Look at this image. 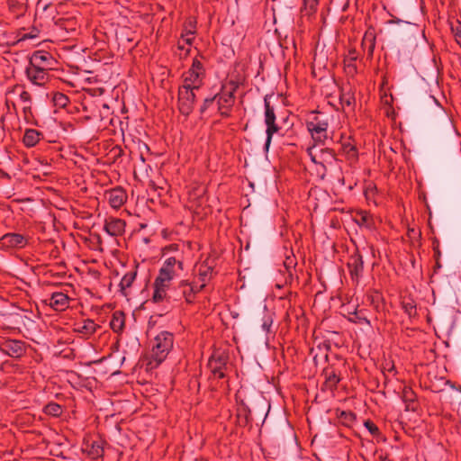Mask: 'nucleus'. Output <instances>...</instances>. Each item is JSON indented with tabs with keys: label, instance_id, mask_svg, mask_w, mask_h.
<instances>
[{
	"label": "nucleus",
	"instance_id": "obj_11",
	"mask_svg": "<svg viewBox=\"0 0 461 461\" xmlns=\"http://www.w3.org/2000/svg\"><path fill=\"white\" fill-rule=\"evenodd\" d=\"M56 62V59L50 53L37 50L30 58L29 65L50 71L54 68Z\"/></svg>",
	"mask_w": 461,
	"mask_h": 461
},
{
	"label": "nucleus",
	"instance_id": "obj_54",
	"mask_svg": "<svg viewBox=\"0 0 461 461\" xmlns=\"http://www.w3.org/2000/svg\"><path fill=\"white\" fill-rule=\"evenodd\" d=\"M411 262V265L413 267H415V259L413 258V257L411 256V258H410Z\"/></svg>",
	"mask_w": 461,
	"mask_h": 461
},
{
	"label": "nucleus",
	"instance_id": "obj_37",
	"mask_svg": "<svg viewBox=\"0 0 461 461\" xmlns=\"http://www.w3.org/2000/svg\"><path fill=\"white\" fill-rule=\"evenodd\" d=\"M407 235L410 239L413 240L411 241V246L416 247L420 245V241L417 238L420 236L419 231H416L414 229H408Z\"/></svg>",
	"mask_w": 461,
	"mask_h": 461
},
{
	"label": "nucleus",
	"instance_id": "obj_46",
	"mask_svg": "<svg viewBox=\"0 0 461 461\" xmlns=\"http://www.w3.org/2000/svg\"><path fill=\"white\" fill-rule=\"evenodd\" d=\"M321 155L326 161L329 159L330 160L334 159V156H335L333 151L329 149H321Z\"/></svg>",
	"mask_w": 461,
	"mask_h": 461
},
{
	"label": "nucleus",
	"instance_id": "obj_44",
	"mask_svg": "<svg viewBox=\"0 0 461 461\" xmlns=\"http://www.w3.org/2000/svg\"><path fill=\"white\" fill-rule=\"evenodd\" d=\"M404 309L405 313H407L410 317H412L416 314V307L411 303H405Z\"/></svg>",
	"mask_w": 461,
	"mask_h": 461
},
{
	"label": "nucleus",
	"instance_id": "obj_12",
	"mask_svg": "<svg viewBox=\"0 0 461 461\" xmlns=\"http://www.w3.org/2000/svg\"><path fill=\"white\" fill-rule=\"evenodd\" d=\"M25 72L29 81L39 86H45L50 79L49 71L32 65H28Z\"/></svg>",
	"mask_w": 461,
	"mask_h": 461
},
{
	"label": "nucleus",
	"instance_id": "obj_10",
	"mask_svg": "<svg viewBox=\"0 0 461 461\" xmlns=\"http://www.w3.org/2000/svg\"><path fill=\"white\" fill-rule=\"evenodd\" d=\"M29 238L15 232H8L0 238V249L8 250L23 249L27 246Z\"/></svg>",
	"mask_w": 461,
	"mask_h": 461
},
{
	"label": "nucleus",
	"instance_id": "obj_13",
	"mask_svg": "<svg viewBox=\"0 0 461 461\" xmlns=\"http://www.w3.org/2000/svg\"><path fill=\"white\" fill-rule=\"evenodd\" d=\"M177 289L181 293L182 296L185 298L187 303H191L194 302L195 294L202 291L196 280L193 282H188L187 280H182L179 282L177 285Z\"/></svg>",
	"mask_w": 461,
	"mask_h": 461
},
{
	"label": "nucleus",
	"instance_id": "obj_38",
	"mask_svg": "<svg viewBox=\"0 0 461 461\" xmlns=\"http://www.w3.org/2000/svg\"><path fill=\"white\" fill-rule=\"evenodd\" d=\"M304 8L308 10L309 14L314 13L319 5V0H303Z\"/></svg>",
	"mask_w": 461,
	"mask_h": 461
},
{
	"label": "nucleus",
	"instance_id": "obj_26",
	"mask_svg": "<svg viewBox=\"0 0 461 461\" xmlns=\"http://www.w3.org/2000/svg\"><path fill=\"white\" fill-rule=\"evenodd\" d=\"M13 93L18 94L19 99L24 104L23 112L26 113L28 111H30L32 100L30 93L25 91L21 86H14Z\"/></svg>",
	"mask_w": 461,
	"mask_h": 461
},
{
	"label": "nucleus",
	"instance_id": "obj_45",
	"mask_svg": "<svg viewBox=\"0 0 461 461\" xmlns=\"http://www.w3.org/2000/svg\"><path fill=\"white\" fill-rule=\"evenodd\" d=\"M9 8L12 9H17L18 11H21V14L17 16H20L23 14V7L22 5H20L17 1L11 0L9 2Z\"/></svg>",
	"mask_w": 461,
	"mask_h": 461
},
{
	"label": "nucleus",
	"instance_id": "obj_50",
	"mask_svg": "<svg viewBox=\"0 0 461 461\" xmlns=\"http://www.w3.org/2000/svg\"><path fill=\"white\" fill-rule=\"evenodd\" d=\"M272 325V320L270 318L266 319L262 323V328L265 331L268 332Z\"/></svg>",
	"mask_w": 461,
	"mask_h": 461
},
{
	"label": "nucleus",
	"instance_id": "obj_41",
	"mask_svg": "<svg viewBox=\"0 0 461 461\" xmlns=\"http://www.w3.org/2000/svg\"><path fill=\"white\" fill-rule=\"evenodd\" d=\"M54 101L56 102L57 104L64 107L67 105V104L68 103V97L63 95V94H58L55 95V98H54Z\"/></svg>",
	"mask_w": 461,
	"mask_h": 461
},
{
	"label": "nucleus",
	"instance_id": "obj_57",
	"mask_svg": "<svg viewBox=\"0 0 461 461\" xmlns=\"http://www.w3.org/2000/svg\"><path fill=\"white\" fill-rule=\"evenodd\" d=\"M373 49H374V43L371 42V45H370V51L372 52L373 51Z\"/></svg>",
	"mask_w": 461,
	"mask_h": 461
},
{
	"label": "nucleus",
	"instance_id": "obj_59",
	"mask_svg": "<svg viewBox=\"0 0 461 461\" xmlns=\"http://www.w3.org/2000/svg\"><path fill=\"white\" fill-rule=\"evenodd\" d=\"M404 35L406 36V35H407V32H404ZM405 41L410 42V41H408V39H406V38H405ZM408 46H409V47H411V46H410V43H408Z\"/></svg>",
	"mask_w": 461,
	"mask_h": 461
},
{
	"label": "nucleus",
	"instance_id": "obj_1",
	"mask_svg": "<svg viewBox=\"0 0 461 461\" xmlns=\"http://www.w3.org/2000/svg\"><path fill=\"white\" fill-rule=\"evenodd\" d=\"M174 336L168 331H161L153 340L149 366L151 368L160 365L173 348Z\"/></svg>",
	"mask_w": 461,
	"mask_h": 461
},
{
	"label": "nucleus",
	"instance_id": "obj_47",
	"mask_svg": "<svg viewBox=\"0 0 461 461\" xmlns=\"http://www.w3.org/2000/svg\"><path fill=\"white\" fill-rule=\"evenodd\" d=\"M386 115L392 119L393 124L395 125L396 124V122H395L396 113L393 107L390 106L386 109Z\"/></svg>",
	"mask_w": 461,
	"mask_h": 461
},
{
	"label": "nucleus",
	"instance_id": "obj_34",
	"mask_svg": "<svg viewBox=\"0 0 461 461\" xmlns=\"http://www.w3.org/2000/svg\"><path fill=\"white\" fill-rule=\"evenodd\" d=\"M364 425L372 436L375 437L380 434L378 427L373 421L367 420Z\"/></svg>",
	"mask_w": 461,
	"mask_h": 461
},
{
	"label": "nucleus",
	"instance_id": "obj_20",
	"mask_svg": "<svg viewBox=\"0 0 461 461\" xmlns=\"http://www.w3.org/2000/svg\"><path fill=\"white\" fill-rule=\"evenodd\" d=\"M42 138V132L34 129H27L24 132L23 142L26 147L32 148L34 147Z\"/></svg>",
	"mask_w": 461,
	"mask_h": 461
},
{
	"label": "nucleus",
	"instance_id": "obj_15",
	"mask_svg": "<svg viewBox=\"0 0 461 461\" xmlns=\"http://www.w3.org/2000/svg\"><path fill=\"white\" fill-rule=\"evenodd\" d=\"M82 450L92 459H97L104 455L103 442L100 439H85Z\"/></svg>",
	"mask_w": 461,
	"mask_h": 461
},
{
	"label": "nucleus",
	"instance_id": "obj_25",
	"mask_svg": "<svg viewBox=\"0 0 461 461\" xmlns=\"http://www.w3.org/2000/svg\"><path fill=\"white\" fill-rule=\"evenodd\" d=\"M348 265L352 279L357 280L363 272L362 258L360 257L354 258Z\"/></svg>",
	"mask_w": 461,
	"mask_h": 461
},
{
	"label": "nucleus",
	"instance_id": "obj_32",
	"mask_svg": "<svg viewBox=\"0 0 461 461\" xmlns=\"http://www.w3.org/2000/svg\"><path fill=\"white\" fill-rule=\"evenodd\" d=\"M44 413L53 417H59L62 414V407L56 402H50L44 407Z\"/></svg>",
	"mask_w": 461,
	"mask_h": 461
},
{
	"label": "nucleus",
	"instance_id": "obj_8",
	"mask_svg": "<svg viewBox=\"0 0 461 461\" xmlns=\"http://www.w3.org/2000/svg\"><path fill=\"white\" fill-rule=\"evenodd\" d=\"M194 89L181 86L178 89V109L183 115L188 116L194 109Z\"/></svg>",
	"mask_w": 461,
	"mask_h": 461
},
{
	"label": "nucleus",
	"instance_id": "obj_21",
	"mask_svg": "<svg viewBox=\"0 0 461 461\" xmlns=\"http://www.w3.org/2000/svg\"><path fill=\"white\" fill-rule=\"evenodd\" d=\"M405 23L411 25V31L412 32L411 36L408 38L410 41V46L413 50L418 46V41H422L424 39V31L416 23H411L405 21Z\"/></svg>",
	"mask_w": 461,
	"mask_h": 461
},
{
	"label": "nucleus",
	"instance_id": "obj_18",
	"mask_svg": "<svg viewBox=\"0 0 461 461\" xmlns=\"http://www.w3.org/2000/svg\"><path fill=\"white\" fill-rule=\"evenodd\" d=\"M104 229L110 236H121L125 230V221L119 218L109 217L105 220Z\"/></svg>",
	"mask_w": 461,
	"mask_h": 461
},
{
	"label": "nucleus",
	"instance_id": "obj_36",
	"mask_svg": "<svg viewBox=\"0 0 461 461\" xmlns=\"http://www.w3.org/2000/svg\"><path fill=\"white\" fill-rule=\"evenodd\" d=\"M343 150L348 155V157H349V158H356L357 157V149L350 142L343 144Z\"/></svg>",
	"mask_w": 461,
	"mask_h": 461
},
{
	"label": "nucleus",
	"instance_id": "obj_7",
	"mask_svg": "<svg viewBox=\"0 0 461 461\" xmlns=\"http://www.w3.org/2000/svg\"><path fill=\"white\" fill-rule=\"evenodd\" d=\"M265 104V124L267 126L266 134L267 140L265 143V148L267 150L271 141L273 135L279 131L280 127L276 123V113L273 106L270 105V103L267 97L264 99Z\"/></svg>",
	"mask_w": 461,
	"mask_h": 461
},
{
	"label": "nucleus",
	"instance_id": "obj_27",
	"mask_svg": "<svg viewBox=\"0 0 461 461\" xmlns=\"http://www.w3.org/2000/svg\"><path fill=\"white\" fill-rule=\"evenodd\" d=\"M110 326L114 332H120L124 327V314L121 312L113 313Z\"/></svg>",
	"mask_w": 461,
	"mask_h": 461
},
{
	"label": "nucleus",
	"instance_id": "obj_35",
	"mask_svg": "<svg viewBox=\"0 0 461 461\" xmlns=\"http://www.w3.org/2000/svg\"><path fill=\"white\" fill-rule=\"evenodd\" d=\"M393 429L394 430V438L400 440L402 438V430H403V425L401 420H395L393 424Z\"/></svg>",
	"mask_w": 461,
	"mask_h": 461
},
{
	"label": "nucleus",
	"instance_id": "obj_42",
	"mask_svg": "<svg viewBox=\"0 0 461 461\" xmlns=\"http://www.w3.org/2000/svg\"><path fill=\"white\" fill-rule=\"evenodd\" d=\"M352 314V317H349V321L354 322V323H369V321H367V319L366 317H361L358 315L357 312H354L351 313Z\"/></svg>",
	"mask_w": 461,
	"mask_h": 461
},
{
	"label": "nucleus",
	"instance_id": "obj_43",
	"mask_svg": "<svg viewBox=\"0 0 461 461\" xmlns=\"http://www.w3.org/2000/svg\"><path fill=\"white\" fill-rule=\"evenodd\" d=\"M216 97L205 98L203 105L201 106V113H203L215 101Z\"/></svg>",
	"mask_w": 461,
	"mask_h": 461
},
{
	"label": "nucleus",
	"instance_id": "obj_17",
	"mask_svg": "<svg viewBox=\"0 0 461 461\" xmlns=\"http://www.w3.org/2000/svg\"><path fill=\"white\" fill-rule=\"evenodd\" d=\"M100 326L91 319H85L74 323L73 330L81 335V337L88 338L93 335Z\"/></svg>",
	"mask_w": 461,
	"mask_h": 461
},
{
	"label": "nucleus",
	"instance_id": "obj_19",
	"mask_svg": "<svg viewBox=\"0 0 461 461\" xmlns=\"http://www.w3.org/2000/svg\"><path fill=\"white\" fill-rule=\"evenodd\" d=\"M213 276V267L207 262L202 263L198 267L196 280L198 286L203 290Z\"/></svg>",
	"mask_w": 461,
	"mask_h": 461
},
{
	"label": "nucleus",
	"instance_id": "obj_52",
	"mask_svg": "<svg viewBox=\"0 0 461 461\" xmlns=\"http://www.w3.org/2000/svg\"><path fill=\"white\" fill-rule=\"evenodd\" d=\"M178 49L181 50H185V56H187L189 51H190L189 47L185 49V45L181 44V41H178Z\"/></svg>",
	"mask_w": 461,
	"mask_h": 461
},
{
	"label": "nucleus",
	"instance_id": "obj_55",
	"mask_svg": "<svg viewBox=\"0 0 461 461\" xmlns=\"http://www.w3.org/2000/svg\"><path fill=\"white\" fill-rule=\"evenodd\" d=\"M401 125H402V123H401V122H399V131H398L399 135H401V134H402V128H401Z\"/></svg>",
	"mask_w": 461,
	"mask_h": 461
},
{
	"label": "nucleus",
	"instance_id": "obj_33",
	"mask_svg": "<svg viewBox=\"0 0 461 461\" xmlns=\"http://www.w3.org/2000/svg\"><path fill=\"white\" fill-rule=\"evenodd\" d=\"M451 32L454 34L456 41L460 43L461 42V22L456 20L455 23H451Z\"/></svg>",
	"mask_w": 461,
	"mask_h": 461
},
{
	"label": "nucleus",
	"instance_id": "obj_16",
	"mask_svg": "<svg viewBox=\"0 0 461 461\" xmlns=\"http://www.w3.org/2000/svg\"><path fill=\"white\" fill-rule=\"evenodd\" d=\"M69 297L62 292H54L49 299L45 300L46 304L55 311H65L69 305Z\"/></svg>",
	"mask_w": 461,
	"mask_h": 461
},
{
	"label": "nucleus",
	"instance_id": "obj_30",
	"mask_svg": "<svg viewBox=\"0 0 461 461\" xmlns=\"http://www.w3.org/2000/svg\"><path fill=\"white\" fill-rule=\"evenodd\" d=\"M339 102L343 109L348 108L353 110L356 103L354 95L350 92H344L339 96Z\"/></svg>",
	"mask_w": 461,
	"mask_h": 461
},
{
	"label": "nucleus",
	"instance_id": "obj_51",
	"mask_svg": "<svg viewBox=\"0 0 461 461\" xmlns=\"http://www.w3.org/2000/svg\"><path fill=\"white\" fill-rule=\"evenodd\" d=\"M370 221H371V216L367 213H365L361 216V222L365 225H366L367 227H370Z\"/></svg>",
	"mask_w": 461,
	"mask_h": 461
},
{
	"label": "nucleus",
	"instance_id": "obj_53",
	"mask_svg": "<svg viewBox=\"0 0 461 461\" xmlns=\"http://www.w3.org/2000/svg\"><path fill=\"white\" fill-rule=\"evenodd\" d=\"M342 414L346 415V416H348L350 418H354V415L351 412H349V413L342 412Z\"/></svg>",
	"mask_w": 461,
	"mask_h": 461
},
{
	"label": "nucleus",
	"instance_id": "obj_58",
	"mask_svg": "<svg viewBox=\"0 0 461 461\" xmlns=\"http://www.w3.org/2000/svg\"><path fill=\"white\" fill-rule=\"evenodd\" d=\"M434 250H435V254H436V255H439V254H440V252H439V250H438V249H436L434 248Z\"/></svg>",
	"mask_w": 461,
	"mask_h": 461
},
{
	"label": "nucleus",
	"instance_id": "obj_23",
	"mask_svg": "<svg viewBox=\"0 0 461 461\" xmlns=\"http://www.w3.org/2000/svg\"><path fill=\"white\" fill-rule=\"evenodd\" d=\"M325 375V382L323 386L325 389L333 391L337 388V384L340 381V377L336 374V372L332 369H326L324 371Z\"/></svg>",
	"mask_w": 461,
	"mask_h": 461
},
{
	"label": "nucleus",
	"instance_id": "obj_39",
	"mask_svg": "<svg viewBox=\"0 0 461 461\" xmlns=\"http://www.w3.org/2000/svg\"><path fill=\"white\" fill-rule=\"evenodd\" d=\"M194 32L192 30L185 31V33L181 35V39L184 41L185 44L187 46H191L194 41Z\"/></svg>",
	"mask_w": 461,
	"mask_h": 461
},
{
	"label": "nucleus",
	"instance_id": "obj_60",
	"mask_svg": "<svg viewBox=\"0 0 461 461\" xmlns=\"http://www.w3.org/2000/svg\"><path fill=\"white\" fill-rule=\"evenodd\" d=\"M5 365V363L1 364V369H4Z\"/></svg>",
	"mask_w": 461,
	"mask_h": 461
},
{
	"label": "nucleus",
	"instance_id": "obj_29",
	"mask_svg": "<svg viewBox=\"0 0 461 461\" xmlns=\"http://www.w3.org/2000/svg\"><path fill=\"white\" fill-rule=\"evenodd\" d=\"M224 365L225 363L221 358L212 359L210 361L212 372L215 377L221 379L225 376V374L223 372Z\"/></svg>",
	"mask_w": 461,
	"mask_h": 461
},
{
	"label": "nucleus",
	"instance_id": "obj_2",
	"mask_svg": "<svg viewBox=\"0 0 461 461\" xmlns=\"http://www.w3.org/2000/svg\"><path fill=\"white\" fill-rule=\"evenodd\" d=\"M330 116L313 111L306 121V127L314 141L323 143L328 138Z\"/></svg>",
	"mask_w": 461,
	"mask_h": 461
},
{
	"label": "nucleus",
	"instance_id": "obj_14",
	"mask_svg": "<svg viewBox=\"0 0 461 461\" xmlns=\"http://www.w3.org/2000/svg\"><path fill=\"white\" fill-rule=\"evenodd\" d=\"M105 198L113 209H119L127 201V194L122 187H115L106 191Z\"/></svg>",
	"mask_w": 461,
	"mask_h": 461
},
{
	"label": "nucleus",
	"instance_id": "obj_6",
	"mask_svg": "<svg viewBox=\"0 0 461 461\" xmlns=\"http://www.w3.org/2000/svg\"><path fill=\"white\" fill-rule=\"evenodd\" d=\"M405 420L409 421H413V426L409 425V429H414L415 426H418L419 423L422 422V420L420 417L419 410L420 404L415 400V393L412 389L408 387L405 384ZM405 426L407 423L405 422Z\"/></svg>",
	"mask_w": 461,
	"mask_h": 461
},
{
	"label": "nucleus",
	"instance_id": "obj_3",
	"mask_svg": "<svg viewBox=\"0 0 461 461\" xmlns=\"http://www.w3.org/2000/svg\"><path fill=\"white\" fill-rule=\"evenodd\" d=\"M238 88V84L234 81H230L222 85L220 93L215 95V101H217L218 111L221 117L227 118L230 116V111L235 103V92Z\"/></svg>",
	"mask_w": 461,
	"mask_h": 461
},
{
	"label": "nucleus",
	"instance_id": "obj_28",
	"mask_svg": "<svg viewBox=\"0 0 461 461\" xmlns=\"http://www.w3.org/2000/svg\"><path fill=\"white\" fill-rule=\"evenodd\" d=\"M136 276H137V272L135 270H131V271L127 272L122 276V278L120 282V288H121L122 293L124 295H126L124 291L127 288H130L131 286L132 283L134 282V280L136 278Z\"/></svg>",
	"mask_w": 461,
	"mask_h": 461
},
{
	"label": "nucleus",
	"instance_id": "obj_31",
	"mask_svg": "<svg viewBox=\"0 0 461 461\" xmlns=\"http://www.w3.org/2000/svg\"><path fill=\"white\" fill-rule=\"evenodd\" d=\"M249 408L242 402L237 409V417L240 420V422H242L243 425H247L249 422Z\"/></svg>",
	"mask_w": 461,
	"mask_h": 461
},
{
	"label": "nucleus",
	"instance_id": "obj_9",
	"mask_svg": "<svg viewBox=\"0 0 461 461\" xmlns=\"http://www.w3.org/2000/svg\"><path fill=\"white\" fill-rule=\"evenodd\" d=\"M0 352L14 358H19L26 353V345L22 340L5 339L0 340Z\"/></svg>",
	"mask_w": 461,
	"mask_h": 461
},
{
	"label": "nucleus",
	"instance_id": "obj_24",
	"mask_svg": "<svg viewBox=\"0 0 461 461\" xmlns=\"http://www.w3.org/2000/svg\"><path fill=\"white\" fill-rule=\"evenodd\" d=\"M358 55L355 50H350L344 59L345 70L349 75H355L357 73L356 61Z\"/></svg>",
	"mask_w": 461,
	"mask_h": 461
},
{
	"label": "nucleus",
	"instance_id": "obj_56",
	"mask_svg": "<svg viewBox=\"0 0 461 461\" xmlns=\"http://www.w3.org/2000/svg\"><path fill=\"white\" fill-rule=\"evenodd\" d=\"M424 98L427 99V100H429L431 98V96L428 95L427 94L424 95Z\"/></svg>",
	"mask_w": 461,
	"mask_h": 461
},
{
	"label": "nucleus",
	"instance_id": "obj_22",
	"mask_svg": "<svg viewBox=\"0 0 461 461\" xmlns=\"http://www.w3.org/2000/svg\"><path fill=\"white\" fill-rule=\"evenodd\" d=\"M154 286V292L152 295V300L155 303H160L167 299V291L169 288V285L160 283L159 281L156 280L153 284Z\"/></svg>",
	"mask_w": 461,
	"mask_h": 461
},
{
	"label": "nucleus",
	"instance_id": "obj_5",
	"mask_svg": "<svg viewBox=\"0 0 461 461\" xmlns=\"http://www.w3.org/2000/svg\"><path fill=\"white\" fill-rule=\"evenodd\" d=\"M205 71L202 62L194 59L191 68L184 74V86L199 90L203 84Z\"/></svg>",
	"mask_w": 461,
	"mask_h": 461
},
{
	"label": "nucleus",
	"instance_id": "obj_48",
	"mask_svg": "<svg viewBox=\"0 0 461 461\" xmlns=\"http://www.w3.org/2000/svg\"><path fill=\"white\" fill-rule=\"evenodd\" d=\"M49 5V0H39L37 3V9H41L44 12L48 9Z\"/></svg>",
	"mask_w": 461,
	"mask_h": 461
},
{
	"label": "nucleus",
	"instance_id": "obj_40",
	"mask_svg": "<svg viewBox=\"0 0 461 461\" xmlns=\"http://www.w3.org/2000/svg\"><path fill=\"white\" fill-rule=\"evenodd\" d=\"M39 33H40V31L39 29L33 27L32 28V30L29 32H26V33H23L22 36H21V41H25V40H29V39H35V38H38L39 36Z\"/></svg>",
	"mask_w": 461,
	"mask_h": 461
},
{
	"label": "nucleus",
	"instance_id": "obj_4",
	"mask_svg": "<svg viewBox=\"0 0 461 461\" xmlns=\"http://www.w3.org/2000/svg\"><path fill=\"white\" fill-rule=\"evenodd\" d=\"M183 270V262L175 257H170L163 262V265L158 271V275L155 279L160 283L170 285L171 281L179 276Z\"/></svg>",
	"mask_w": 461,
	"mask_h": 461
},
{
	"label": "nucleus",
	"instance_id": "obj_49",
	"mask_svg": "<svg viewBox=\"0 0 461 461\" xmlns=\"http://www.w3.org/2000/svg\"><path fill=\"white\" fill-rule=\"evenodd\" d=\"M411 2H416L418 4L414 9L416 13L420 16L423 10V0H411Z\"/></svg>",
	"mask_w": 461,
	"mask_h": 461
}]
</instances>
